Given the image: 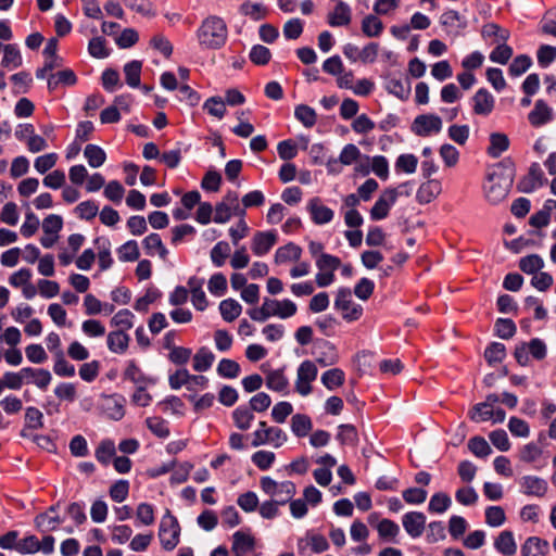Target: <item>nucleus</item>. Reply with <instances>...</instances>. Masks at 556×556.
Returning <instances> with one entry per match:
<instances>
[{"label": "nucleus", "instance_id": "603ef678", "mask_svg": "<svg viewBox=\"0 0 556 556\" xmlns=\"http://www.w3.org/2000/svg\"><path fill=\"white\" fill-rule=\"evenodd\" d=\"M230 245L226 241L217 242L211 250V260L216 267H222L230 255Z\"/></svg>", "mask_w": 556, "mask_h": 556}, {"label": "nucleus", "instance_id": "13d9d810", "mask_svg": "<svg viewBox=\"0 0 556 556\" xmlns=\"http://www.w3.org/2000/svg\"><path fill=\"white\" fill-rule=\"evenodd\" d=\"M362 30L367 37H378L383 30V24L376 15H367L362 22Z\"/></svg>", "mask_w": 556, "mask_h": 556}, {"label": "nucleus", "instance_id": "4c0bfd02", "mask_svg": "<svg viewBox=\"0 0 556 556\" xmlns=\"http://www.w3.org/2000/svg\"><path fill=\"white\" fill-rule=\"evenodd\" d=\"M482 36L490 39L492 45L506 42L509 38V31L500 27L497 24L490 23L483 26Z\"/></svg>", "mask_w": 556, "mask_h": 556}, {"label": "nucleus", "instance_id": "de8ad7c7", "mask_svg": "<svg viewBox=\"0 0 556 556\" xmlns=\"http://www.w3.org/2000/svg\"><path fill=\"white\" fill-rule=\"evenodd\" d=\"M142 63L140 61H131L124 66V74L126 83L132 88H137L140 85Z\"/></svg>", "mask_w": 556, "mask_h": 556}, {"label": "nucleus", "instance_id": "aec40b11", "mask_svg": "<svg viewBox=\"0 0 556 556\" xmlns=\"http://www.w3.org/2000/svg\"><path fill=\"white\" fill-rule=\"evenodd\" d=\"M23 377L24 383H33L40 390H46L52 380L50 371L43 368L24 367Z\"/></svg>", "mask_w": 556, "mask_h": 556}, {"label": "nucleus", "instance_id": "39448f33", "mask_svg": "<svg viewBox=\"0 0 556 556\" xmlns=\"http://www.w3.org/2000/svg\"><path fill=\"white\" fill-rule=\"evenodd\" d=\"M341 261L339 257L326 253L316 258V267L318 274L315 281L319 288H325L334 281V271L340 267Z\"/></svg>", "mask_w": 556, "mask_h": 556}, {"label": "nucleus", "instance_id": "a211bd4d", "mask_svg": "<svg viewBox=\"0 0 556 556\" xmlns=\"http://www.w3.org/2000/svg\"><path fill=\"white\" fill-rule=\"evenodd\" d=\"M546 182L544 173L538 163H533L528 175L520 181L519 189L522 192L530 193L535 189L542 187Z\"/></svg>", "mask_w": 556, "mask_h": 556}, {"label": "nucleus", "instance_id": "79ce46f5", "mask_svg": "<svg viewBox=\"0 0 556 556\" xmlns=\"http://www.w3.org/2000/svg\"><path fill=\"white\" fill-rule=\"evenodd\" d=\"M135 315L127 308L119 309L115 315L111 318V326L115 327L116 330H123L127 332L134 327Z\"/></svg>", "mask_w": 556, "mask_h": 556}, {"label": "nucleus", "instance_id": "bf43d9fd", "mask_svg": "<svg viewBox=\"0 0 556 556\" xmlns=\"http://www.w3.org/2000/svg\"><path fill=\"white\" fill-rule=\"evenodd\" d=\"M81 331L88 338H101L105 334V326L99 319H86L81 324Z\"/></svg>", "mask_w": 556, "mask_h": 556}, {"label": "nucleus", "instance_id": "f03ea898", "mask_svg": "<svg viewBox=\"0 0 556 556\" xmlns=\"http://www.w3.org/2000/svg\"><path fill=\"white\" fill-rule=\"evenodd\" d=\"M262 491L270 496V500L286 505L295 495L296 488L292 481L277 482L270 477H263L260 481Z\"/></svg>", "mask_w": 556, "mask_h": 556}, {"label": "nucleus", "instance_id": "864d4df0", "mask_svg": "<svg viewBox=\"0 0 556 556\" xmlns=\"http://www.w3.org/2000/svg\"><path fill=\"white\" fill-rule=\"evenodd\" d=\"M367 161L370 160L371 172L378 176L382 180H387L389 178V162L386 156L383 155H375L371 159L369 156H365Z\"/></svg>", "mask_w": 556, "mask_h": 556}, {"label": "nucleus", "instance_id": "c756f323", "mask_svg": "<svg viewBox=\"0 0 556 556\" xmlns=\"http://www.w3.org/2000/svg\"><path fill=\"white\" fill-rule=\"evenodd\" d=\"M497 552L505 556H511L517 551V545L511 531H502L494 542Z\"/></svg>", "mask_w": 556, "mask_h": 556}, {"label": "nucleus", "instance_id": "72a5a7b5", "mask_svg": "<svg viewBox=\"0 0 556 556\" xmlns=\"http://www.w3.org/2000/svg\"><path fill=\"white\" fill-rule=\"evenodd\" d=\"M378 535L383 541L395 542L396 536L400 533L399 525L391 519H382L375 526Z\"/></svg>", "mask_w": 556, "mask_h": 556}, {"label": "nucleus", "instance_id": "393cba45", "mask_svg": "<svg viewBox=\"0 0 556 556\" xmlns=\"http://www.w3.org/2000/svg\"><path fill=\"white\" fill-rule=\"evenodd\" d=\"M125 399L121 395H109L104 399L103 412L113 420H119L125 415Z\"/></svg>", "mask_w": 556, "mask_h": 556}, {"label": "nucleus", "instance_id": "f257e3e1", "mask_svg": "<svg viewBox=\"0 0 556 556\" xmlns=\"http://www.w3.org/2000/svg\"><path fill=\"white\" fill-rule=\"evenodd\" d=\"M197 37L201 47L213 50L219 49L227 41V24L222 17L211 15L201 23L197 30Z\"/></svg>", "mask_w": 556, "mask_h": 556}, {"label": "nucleus", "instance_id": "9b49d317", "mask_svg": "<svg viewBox=\"0 0 556 556\" xmlns=\"http://www.w3.org/2000/svg\"><path fill=\"white\" fill-rule=\"evenodd\" d=\"M278 236L275 230L256 231L251 241V250L254 255H266L277 243Z\"/></svg>", "mask_w": 556, "mask_h": 556}, {"label": "nucleus", "instance_id": "c9c22d12", "mask_svg": "<svg viewBox=\"0 0 556 556\" xmlns=\"http://www.w3.org/2000/svg\"><path fill=\"white\" fill-rule=\"evenodd\" d=\"M232 419H233L235 426L238 429L245 431V430L250 429L252 421L254 420V415H253V412L251 408L241 405V406H238L232 412Z\"/></svg>", "mask_w": 556, "mask_h": 556}, {"label": "nucleus", "instance_id": "bb28decb", "mask_svg": "<svg viewBox=\"0 0 556 556\" xmlns=\"http://www.w3.org/2000/svg\"><path fill=\"white\" fill-rule=\"evenodd\" d=\"M548 551V542L538 536L528 538L521 546L522 556H545Z\"/></svg>", "mask_w": 556, "mask_h": 556}, {"label": "nucleus", "instance_id": "f704fd0d", "mask_svg": "<svg viewBox=\"0 0 556 556\" xmlns=\"http://www.w3.org/2000/svg\"><path fill=\"white\" fill-rule=\"evenodd\" d=\"M23 59L16 45H5L1 65L10 71L22 65Z\"/></svg>", "mask_w": 556, "mask_h": 556}, {"label": "nucleus", "instance_id": "e433bc0d", "mask_svg": "<svg viewBox=\"0 0 556 556\" xmlns=\"http://www.w3.org/2000/svg\"><path fill=\"white\" fill-rule=\"evenodd\" d=\"M219 311L223 319L231 323L241 315L242 306L233 299H226L219 303Z\"/></svg>", "mask_w": 556, "mask_h": 556}, {"label": "nucleus", "instance_id": "7ed1b4c3", "mask_svg": "<svg viewBox=\"0 0 556 556\" xmlns=\"http://www.w3.org/2000/svg\"><path fill=\"white\" fill-rule=\"evenodd\" d=\"M180 527L178 520L166 510L162 517L159 529V539L164 549L173 551L179 543Z\"/></svg>", "mask_w": 556, "mask_h": 556}, {"label": "nucleus", "instance_id": "ea45409f", "mask_svg": "<svg viewBox=\"0 0 556 556\" xmlns=\"http://www.w3.org/2000/svg\"><path fill=\"white\" fill-rule=\"evenodd\" d=\"M84 155L92 168L102 166L106 160L105 151L101 147L91 143L85 147Z\"/></svg>", "mask_w": 556, "mask_h": 556}, {"label": "nucleus", "instance_id": "c85d7f7f", "mask_svg": "<svg viewBox=\"0 0 556 556\" xmlns=\"http://www.w3.org/2000/svg\"><path fill=\"white\" fill-rule=\"evenodd\" d=\"M386 88L389 93L395 96L400 100H407L410 96V83L401 78L391 77L387 80Z\"/></svg>", "mask_w": 556, "mask_h": 556}, {"label": "nucleus", "instance_id": "ddd939ff", "mask_svg": "<svg viewBox=\"0 0 556 556\" xmlns=\"http://www.w3.org/2000/svg\"><path fill=\"white\" fill-rule=\"evenodd\" d=\"M509 184L501 178L490 175L484 186L485 197L489 202L496 204L503 201L508 194Z\"/></svg>", "mask_w": 556, "mask_h": 556}, {"label": "nucleus", "instance_id": "5fc2aeb1", "mask_svg": "<svg viewBox=\"0 0 556 556\" xmlns=\"http://www.w3.org/2000/svg\"><path fill=\"white\" fill-rule=\"evenodd\" d=\"M506 356V349L503 343L500 342H493L491 343L484 351V357L489 365H495L501 362Z\"/></svg>", "mask_w": 556, "mask_h": 556}, {"label": "nucleus", "instance_id": "9d476101", "mask_svg": "<svg viewBox=\"0 0 556 556\" xmlns=\"http://www.w3.org/2000/svg\"><path fill=\"white\" fill-rule=\"evenodd\" d=\"M397 188H387L382 191L374 206L370 208V218L372 220H381L389 216L391 207L399 198Z\"/></svg>", "mask_w": 556, "mask_h": 556}, {"label": "nucleus", "instance_id": "6e6552de", "mask_svg": "<svg viewBox=\"0 0 556 556\" xmlns=\"http://www.w3.org/2000/svg\"><path fill=\"white\" fill-rule=\"evenodd\" d=\"M256 539L250 529L238 530L231 536L232 556H255Z\"/></svg>", "mask_w": 556, "mask_h": 556}, {"label": "nucleus", "instance_id": "2f4dec72", "mask_svg": "<svg viewBox=\"0 0 556 556\" xmlns=\"http://www.w3.org/2000/svg\"><path fill=\"white\" fill-rule=\"evenodd\" d=\"M509 148V139L505 134L493 132L490 135V146L488 154L493 157H500Z\"/></svg>", "mask_w": 556, "mask_h": 556}, {"label": "nucleus", "instance_id": "052dcab7", "mask_svg": "<svg viewBox=\"0 0 556 556\" xmlns=\"http://www.w3.org/2000/svg\"><path fill=\"white\" fill-rule=\"evenodd\" d=\"M532 65V60L527 54L516 56L509 65L508 73L513 77H518L526 73Z\"/></svg>", "mask_w": 556, "mask_h": 556}, {"label": "nucleus", "instance_id": "a18cd8bd", "mask_svg": "<svg viewBox=\"0 0 556 556\" xmlns=\"http://www.w3.org/2000/svg\"><path fill=\"white\" fill-rule=\"evenodd\" d=\"M452 505L451 497L443 492L434 493L428 504V510L432 514H443Z\"/></svg>", "mask_w": 556, "mask_h": 556}, {"label": "nucleus", "instance_id": "0eeeda50", "mask_svg": "<svg viewBox=\"0 0 556 556\" xmlns=\"http://www.w3.org/2000/svg\"><path fill=\"white\" fill-rule=\"evenodd\" d=\"M334 307L341 311L342 317L348 321L357 320L363 314V307L352 301V292L349 288L338 290Z\"/></svg>", "mask_w": 556, "mask_h": 556}, {"label": "nucleus", "instance_id": "58836bf2", "mask_svg": "<svg viewBox=\"0 0 556 556\" xmlns=\"http://www.w3.org/2000/svg\"><path fill=\"white\" fill-rule=\"evenodd\" d=\"M321 383L328 389V390H334L341 386H343L345 381V374L340 368H331L329 370H326L321 375Z\"/></svg>", "mask_w": 556, "mask_h": 556}, {"label": "nucleus", "instance_id": "0e129e2a", "mask_svg": "<svg viewBox=\"0 0 556 556\" xmlns=\"http://www.w3.org/2000/svg\"><path fill=\"white\" fill-rule=\"evenodd\" d=\"M75 212L80 219L91 220L98 215L99 205L92 200H87L80 202L75 207Z\"/></svg>", "mask_w": 556, "mask_h": 556}, {"label": "nucleus", "instance_id": "a19ab883", "mask_svg": "<svg viewBox=\"0 0 556 556\" xmlns=\"http://www.w3.org/2000/svg\"><path fill=\"white\" fill-rule=\"evenodd\" d=\"M313 424L311 418L304 414H295L291 418V430L298 438H303L312 430Z\"/></svg>", "mask_w": 556, "mask_h": 556}, {"label": "nucleus", "instance_id": "680f3d73", "mask_svg": "<svg viewBox=\"0 0 556 556\" xmlns=\"http://www.w3.org/2000/svg\"><path fill=\"white\" fill-rule=\"evenodd\" d=\"M361 157V150L353 143L345 144L339 154V160L343 166H350L356 163Z\"/></svg>", "mask_w": 556, "mask_h": 556}, {"label": "nucleus", "instance_id": "f8f14e48", "mask_svg": "<svg viewBox=\"0 0 556 556\" xmlns=\"http://www.w3.org/2000/svg\"><path fill=\"white\" fill-rule=\"evenodd\" d=\"M426 516L421 511H409L403 515L402 525L406 533L413 538H420L426 528Z\"/></svg>", "mask_w": 556, "mask_h": 556}, {"label": "nucleus", "instance_id": "6e6d98bb", "mask_svg": "<svg viewBox=\"0 0 556 556\" xmlns=\"http://www.w3.org/2000/svg\"><path fill=\"white\" fill-rule=\"evenodd\" d=\"M117 255L122 262H135L139 258L140 252L138 243L135 240H129L119 247Z\"/></svg>", "mask_w": 556, "mask_h": 556}, {"label": "nucleus", "instance_id": "6ab92c4d", "mask_svg": "<svg viewBox=\"0 0 556 556\" xmlns=\"http://www.w3.org/2000/svg\"><path fill=\"white\" fill-rule=\"evenodd\" d=\"M521 491L529 496L543 497L548 489L547 482L536 476H525L519 481Z\"/></svg>", "mask_w": 556, "mask_h": 556}, {"label": "nucleus", "instance_id": "8fccbe9b", "mask_svg": "<svg viewBox=\"0 0 556 556\" xmlns=\"http://www.w3.org/2000/svg\"><path fill=\"white\" fill-rule=\"evenodd\" d=\"M469 451L477 457L485 458L492 453V448L483 437H472L468 441Z\"/></svg>", "mask_w": 556, "mask_h": 556}, {"label": "nucleus", "instance_id": "cd10ccee", "mask_svg": "<svg viewBox=\"0 0 556 556\" xmlns=\"http://www.w3.org/2000/svg\"><path fill=\"white\" fill-rule=\"evenodd\" d=\"M266 387L271 391L286 394L288 392L289 380L283 369L268 370L266 372Z\"/></svg>", "mask_w": 556, "mask_h": 556}, {"label": "nucleus", "instance_id": "5701e85b", "mask_svg": "<svg viewBox=\"0 0 556 556\" xmlns=\"http://www.w3.org/2000/svg\"><path fill=\"white\" fill-rule=\"evenodd\" d=\"M442 191L441 182L437 179H429L421 184L416 193V200L420 204L432 202Z\"/></svg>", "mask_w": 556, "mask_h": 556}, {"label": "nucleus", "instance_id": "473e14b6", "mask_svg": "<svg viewBox=\"0 0 556 556\" xmlns=\"http://www.w3.org/2000/svg\"><path fill=\"white\" fill-rule=\"evenodd\" d=\"M215 361L214 353L206 346H202L193 356V369L202 372L208 370Z\"/></svg>", "mask_w": 556, "mask_h": 556}, {"label": "nucleus", "instance_id": "b1692460", "mask_svg": "<svg viewBox=\"0 0 556 556\" xmlns=\"http://www.w3.org/2000/svg\"><path fill=\"white\" fill-rule=\"evenodd\" d=\"M130 337L123 330H112L106 336L108 349L115 354H124L129 346Z\"/></svg>", "mask_w": 556, "mask_h": 556}, {"label": "nucleus", "instance_id": "7c9ffc66", "mask_svg": "<svg viewBox=\"0 0 556 556\" xmlns=\"http://www.w3.org/2000/svg\"><path fill=\"white\" fill-rule=\"evenodd\" d=\"M142 244L148 255L153 256L157 253L162 260L167 257L168 251L164 247L159 233H150L144 238Z\"/></svg>", "mask_w": 556, "mask_h": 556}, {"label": "nucleus", "instance_id": "423d86ee", "mask_svg": "<svg viewBox=\"0 0 556 556\" xmlns=\"http://www.w3.org/2000/svg\"><path fill=\"white\" fill-rule=\"evenodd\" d=\"M318 369L314 362L304 361L300 364L296 370V379L294 383L295 392L302 396H307L312 393V383L316 380Z\"/></svg>", "mask_w": 556, "mask_h": 556}, {"label": "nucleus", "instance_id": "69168bd1", "mask_svg": "<svg viewBox=\"0 0 556 556\" xmlns=\"http://www.w3.org/2000/svg\"><path fill=\"white\" fill-rule=\"evenodd\" d=\"M88 52L91 56L97 59L108 58L110 54L106 48V40L103 37H93L89 40Z\"/></svg>", "mask_w": 556, "mask_h": 556}, {"label": "nucleus", "instance_id": "412c9836", "mask_svg": "<svg viewBox=\"0 0 556 556\" xmlns=\"http://www.w3.org/2000/svg\"><path fill=\"white\" fill-rule=\"evenodd\" d=\"M351 8L343 1H338L334 9L327 16L328 24L332 27L346 26L351 23Z\"/></svg>", "mask_w": 556, "mask_h": 556}, {"label": "nucleus", "instance_id": "4be33fe9", "mask_svg": "<svg viewBox=\"0 0 556 556\" xmlns=\"http://www.w3.org/2000/svg\"><path fill=\"white\" fill-rule=\"evenodd\" d=\"M77 83V76L71 68H64L56 73H52L48 77V89L50 92L55 91L60 86H74Z\"/></svg>", "mask_w": 556, "mask_h": 556}, {"label": "nucleus", "instance_id": "1a4fd4ad", "mask_svg": "<svg viewBox=\"0 0 556 556\" xmlns=\"http://www.w3.org/2000/svg\"><path fill=\"white\" fill-rule=\"evenodd\" d=\"M442 119L435 114H421L412 123V131L418 137H429L439 134L442 129Z\"/></svg>", "mask_w": 556, "mask_h": 556}, {"label": "nucleus", "instance_id": "49530a36", "mask_svg": "<svg viewBox=\"0 0 556 556\" xmlns=\"http://www.w3.org/2000/svg\"><path fill=\"white\" fill-rule=\"evenodd\" d=\"M320 348L324 351L316 357V362L319 365L327 367L338 363L339 355L333 344L325 341Z\"/></svg>", "mask_w": 556, "mask_h": 556}, {"label": "nucleus", "instance_id": "c03bdc74", "mask_svg": "<svg viewBox=\"0 0 556 556\" xmlns=\"http://www.w3.org/2000/svg\"><path fill=\"white\" fill-rule=\"evenodd\" d=\"M294 116L306 128H312L317 123L315 110L306 104L296 105Z\"/></svg>", "mask_w": 556, "mask_h": 556}, {"label": "nucleus", "instance_id": "774afa93", "mask_svg": "<svg viewBox=\"0 0 556 556\" xmlns=\"http://www.w3.org/2000/svg\"><path fill=\"white\" fill-rule=\"evenodd\" d=\"M538 63L541 67H548L556 60V47L542 45L536 52Z\"/></svg>", "mask_w": 556, "mask_h": 556}, {"label": "nucleus", "instance_id": "3c124183", "mask_svg": "<svg viewBox=\"0 0 556 556\" xmlns=\"http://www.w3.org/2000/svg\"><path fill=\"white\" fill-rule=\"evenodd\" d=\"M148 429L159 438H167L169 435L168 422L159 416L149 417L146 419Z\"/></svg>", "mask_w": 556, "mask_h": 556}, {"label": "nucleus", "instance_id": "f3484780", "mask_svg": "<svg viewBox=\"0 0 556 556\" xmlns=\"http://www.w3.org/2000/svg\"><path fill=\"white\" fill-rule=\"evenodd\" d=\"M472 111L477 115L488 116L495 104L494 97L484 88H480L472 97Z\"/></svg>", "mask_w": 556, "mask_h": 556}, {"label": "nucleus", "instance_id": "e2e57ef3", "mask_svg": "<svg viewBox=\"0 0 556 556\" xmlns=\"http://www.w3.org/2000/svg\"><path fill=\"white\" fill-rule=\"evenodd\" d=\"M203 109L212 116L222 119L226 114V104L220 97L208 98L203 105Z\"/></svg>", "mask_w": 556, "mask_h": 556}, {"label": "nucleus", "instance_id": "37998d69", "mask_svg": "<svg viewBox=\"0 0 556 556\" xmlns=\"http://www.w3.org/2000/svg\"><path fill=\"white\" fill-rule=\"evenodd\" d=\"M115 452L114 442L112 440H103L96 448L94 456L101 465L108 466L115 456Z\"/></svg>", "mask_w": 556, "mask_h": 556}, {"label": "nucleus", "instance_id": "2eb2a0df", "mask_svg": "<svg viewBox=\"0 0 556 556\" xmlns=\"http://www.w3.org/2000/svg\"><path fill=\"white\" fill-rule=\"evenodd\" d=\"M307 210L311 214L313 223L316 225L328 224L334 217V212L330 207L324 205L321 200L317 197L309 200Z\"/></svg>", "mask_w": 556, "mask_h": 556}, {"label": "nucleus", "instance_id": "338daca9", "mask_svg": "<svg viewBox=\"0 0 556 556\" xmlns=\"http://www.w3.org/2000/svg\"><path fill=\"white\" fill-rule=\"evenodd\" d=\"M337 439L341 444L355 445L358 441L356 428L353 425H340Z\"/></svg>", "mask_w": 556, "mask_h": 556}, {"label": "nucleus", "instance_id": "4468645a", "mask_svg": "<svg viewBox=\"0 0 556 556\" xmlns=\"http://www.w3.org/2000/svg\"><path fill=\"white\" fill-rule=\"evenodd\" d=\"M264 303L270 313V316H277L287 319L295 315L298 307L294 302L289 299L282 301L265 298Z\"/></svg>", "mask_w": 556, "mask_h": 556}, {"label": "nucleus", "instance_id": "a878e982", "mask_svg": "<svg viewBox=\"0 0 556 556\" xmlns=\"http://www.w3.org/2000/svg\"><path fill=\"white\" fill-rule=\"evenodd\" d=\"M302 256V249L293 242H289L276 250L274 261L276 264L299 262Z\"/></svg>", "mask_w": 556, "mask_h": 556}, {"label": "nucleus", "instance_id": "20e7f679", "mask_svg": "<svg viewBox=\"0 0 556 556\" xmlns=\"http://www.w3.org/2000/svg\"><path fill=\"white\" fill-rule=\"evenodd\" d=\"M233 215L243 217L245 215V211L240 206L238 193L235 191H228L223 200L216 204L213 220L217 224H225Z\"/></svg>", "mask_w": 556, "mask_h": 556}, {"label": "nucleus", "instance_id": "09e8293b", "mask_svg": "<svg viewBox=\"0 0 556 556\" xmlns=\"http://www.w3.org/2000/svg\"><path fill=\"white\" fill-rule=\"evenodd\" d=\"M417 165V156L410 153L401 154L395 161V170L397 173L413 174L416 172Z\"/></svg>", "mask_w": 556, "mask_h": 556}, {"label": "nucleus", "instance_id": "dca6fc26", "mask_svg": "<svg viewBox=\"0 0 556 556\" xmlns=\"http://www.w3.org/2000/svg\"><path fill=\"white\" fill-rule=\"evenodd\" d=\"M553 118V109L544 100H536L533 110L528 114V121L533 127H541Z\"/></svg>", "mask_w": 556, "mask_h": 556}, {"label": "nucleus", "instance_id": "4d7b16f0", "mask_svg": "<svg viewBox=\"0 0 556 556\" xmlns=\"http://www.w3.org/2000/svg\"><path fill=\"white\" fill-rule=\"evenodd\" d=\"M216 370H217V374L223 378L235 379L239 376L241 369H240V365L236 361L229 359V358H223L218 363Z\"/></svg>", "mask_w": 556, "mask_h": 556}]
</instances>
